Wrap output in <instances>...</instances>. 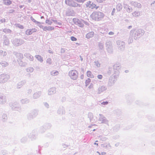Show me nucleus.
<instances>
[{
	"label": "nucleus",
	"instance_id": "1",
	"mask_svg": "<svg viewBox=\"0 0 155 155\" xmlns=\"http://www.w3.org/2000/svg\"><path fill=\"white\" fill-rule=\"evenodd\" d=\"M104 15L101 12H94L91 15V18L95 21H98L101 20L103 18Z\"/></svg>",
	"mask_w": 155,
	"mask_h": 155
},
{
	"label": "nucleus",
	"instance_id": "2",
	"mask_svg": "<svg viewBox=\"0 0 155 155\" xmlns=\"http://www.w3.org/2000/svg\"><path fill=\"white\" fill-rule=\"evenodd\" d=\"M69 74L71 78L73 80L76 79L78 77V73L75 70H72L70 71Z\"/></svg>",
	"mask_w": 155,
	"mask_h": 155
},
{
	"label": "nucleus",
	"instance_id": "3",
	"mask_svg": "<svg viewBox=\"0 0 155 155\" xmlns=\"http://www.w3.org/2000/svg\"><path fill=\"white\" fill-rule=\"evenodd\" d=\"M87 7L91 8L92 9L95 8L97 9L98 8V6H96V5L93 3H91L90 1H89L86 4Z\"/></svg>",
	"mask_w": 155,
	"mask_h": 155
},
{
	"label": "nucleus",
	"instance_id": "4",
	"mask_svg": "<svg viewBox=\"0 0 155 155\" xmlns=\"http://www.w3.org/2000/svg\"><path fill=\"white\" fill-rule=\"evenodd\" d=\"M65 3L67 5L72 7H75L78 5V4L73 2L71 0H66Z\"/></svg>",
	"mask_w": 155,
	"mask_h": 155
},
{
	"label": "nucleus",
	"instance_id": "5",
	"mask_svg": "<svg viewBox=\"0 0 155 155\" xmlns=\"http://www.w3.org/2000/svg\"><path fill=\"white\" fill-rule=\"evenodd\" d=\"M107 89V88L104 86H102L101 87H100L98 89V91L99 93H101L103 92L104 91H105Z\"/></svg>",
	"mask_w": 155,
	"mask_h": 155
},
{
	"label": "nucleus",
	"instance_id": "6",
	"mask_svg": "<svg viewBox=\"0 0 155 155\" xmlns=\"http://www.w3.org/2000/svg\"><path fill=\"white\" fill-rule=\"evenodd\" d=\"M43 30L45 31H51L54 29V27L51 26H45L43 28Z\"/></svg>",
	"mask_w": 155,
	"mask_h": 155
},
{
	"label": "nucleus",
	"instance_id": "7",
	"mask_svg": "<svg viewBox=\"0 0 155 155\" xmlns=\"http://www.w3.org/2000/svg\"><path fill=\"white\" fill-rule=\"evenodd\" d=\"M87 76L88 77L93 78H94V76L92 72L90 71H87Z\"/></svg>",
	"mask_w": 155,
	"mask_h": 155
},
{
	"label": "nucleus",
	"instance_id": "8",
	"mask_svg": "<svg viewBox=\"0 0 155 155\" xmlns=\"http://www.w3.org/2000/svg\"><path fill=\"white\" fill-rule=\"evenodd\" d=\"M3 2L6 5H9L12 3V2L10 0H3Z\"/></svg>",
	"mask_w": 155,
	"mask_h": 155
},
{
	"label": "nucleus",
	"instance_id": "9",
	"mask_svg": "<svg viewBox=\"0 0 155 155\" xmlns=\"http://www.w3.org/2000/svg\"><path fill=\"white\" fill-rule=\"evenodd\" d=\"M93 34L92 33H89L87 34L86 35V37L87 38L89 39L93 37Z\"/></svg>",
	"mask_w": 155,
	"mask_h": 155
},
{
	"label": "nucleus",
	"instance_id": "10",
	"mask_svg": "<svg viewBox=\"0 0 155 155\" xmlns=\"http://www.w3.org/2000/svg\"><path fill=\"white\" fill-rule=\"evenodd\" d=\"M91 82V80L90 78H88L85 81V85L86 86H87L89 85Z\"/></svg>",
	"mask_w": 155,
	"mask_h": 155
},
{
	"label": "nucleus",
	"instance_id": "11",
	"mask_svg": "<svg viewBox=\"0 0 155 155\" xmlns=\"http://www.w3.org/2000/svg\"><path fill=\"white\" fill-rule=\"evenodd\" d=\"M32 33L31 30L30 29L27 30L26 31V34L27 35H31Z\"/></svg>",
	"mask_w": 155,
	"mask_h": 155
},
{
	"label": "nucleus",
	"instance_id": "12",
	"mask_svg": "<svg viewBox=\"0 0 155 155\" xmlns=\"http://www.w3.org/2000/svg\"><path fill=\"white\" fill-rule=\"evenodd\" d=\"M31 20L33 21L34 22H35V23H40V22H38L37 21H36L33 18V17H31Z\"/></svg>",
	"mask_w": 155,
	"mask_h": 155
},
{
	"label": "nucleus",
	"instance_id": "13",
	"mask_svg": "<svg viewBox=\"0 0 155 155\" xmlns=\"http://www.w3.org/2000/svg\"><path fill=\"white\" fill-rule=\"evenodd\" d=\"M71 39L72 41H76L77 40V38L73 36H72L71 38Z\"/></svg>",
	"mask_w": 155,
	"mask_h": 155
},
{
	"label": "nucleus",
	"instance_id": "14",
	"mask_svg": "<svg viewBox=\"0 0 155 155\" xmlns=\"http://www.w3.org/2000/svg\"><path fill=\"white\" fill-rule=\"evenodd\" d=\"M46 23L48 25H50L52 23V22L48 20H46Z\"/></svg>",
	"mask_w": 155,
	"mask_h": 155
},
{
	"label": "nucleus",
	"instance_id": "15",
	"mask_svg": "<svg viewBox=\"0 0 155 155\" xmlns=\"http://www.w3.org/2000/svg\"><path fill=\"white\" fill-rule=\"evenodd\" d=\"M108 102L107 101L104 102H102L101 103V104H102V105H107V104H108Z\"/></svg>",
	"mask_w": 155,
	"mask_h": 155
},
{
	"label": "nucleus",
	"instance_id": "16",
	"mask_svg": "<svg viewBox=\"0 0 155 155\" xmlns=\"http://www.w3.org/2000/svg\"><path fill=\"white\" fill-rule=\"evenodd\" d=\"M58 74V72L57 71H56L55 72H54L53 74H52V75H57Z\"/></svg>",
	"mask_w": 155,
	"mask_h": 155
},
{
	"label": "nucleus",
	"instance_id": "17",
	"mask_svg": "<svg viewBox=\"0 0 155 155\" xmlns=\"http://www.w3.org/2000/svg\"><path fill=\"white\" fill-rule=\"evenodd\" d=\"M97 78L100 79H101L102 78V76L101 75H98L97 76Z\"/></svg>",
	"mask_w": 155,
	"mask_h": 155
},
{
	"label": "nucleus",
	"instance_id": "18",
	"mask_svg": "<svg viewBox=\"0 0 155 155\" xmlns=\"http://www.w3.org/2000/svg\"><path fill=\"white\" fill-rule=\"evenodd\" d=\"M93 87V84H91L88 87L89 88H92Z\"/></svg>",
	"mask_w": 155,
	"mask_h": 155
},
{
	"label": "nucleus",
	"instance_id": "19",
	"mask_svg": "<svg viewBox=\"0 0 155 155\" xmlns=\"http://www.w3.org/2000/svg\"><path fill=\"white\" fill-rule=\"evenodd\" d=\"M36 58H41V56L39 55H36Z\"/></svg>",
	"mask_w": 155,
	"mask_h": 155
},
{
	"label": "nucleus",
	"instance_id": "20",
	"mask_svg": "<svg viewBox=\"0 0 155 155\" xmlns=\"http://www.w3.org/2000/svg\"><path fill=\"white\" fill-rule=\"evenodd\" d=\"M18 27L21 29H23L24 28L23 26L22 25H20Z\"/></svg>",
	"mask_w": 155,
	"mask_h": 155
},
{
	"label": "nucleus",
	"instance_id": "21",
	"mask_svg": "<svg viewBox=\"0 0 155 155\" xmlns=\"http://www.w3.org/2000/svg\"><path fill=\"white\" fill-rule=\"evenodd\" d=\"M106 154V153L105 152H103L101 153V154L102 155H104Z\"/></svg>",
	"mask_w": 155,
	"mask_h": 155
},
{
	"label": "nucleus",
	"instance_id": "22",
	"mask_svg": "<svg viewBox=\"0 0 155 155\" xmlns=\"http://www.w3.org/2000/svg\"><path fill=\"white\" fill-rule=\"evenodd\" d=\"M109 35H112L113 34V33L112 32H110L109 33Z\"/></svg>",
	"mask_w": 155,
	"mask_h": 155
},
{
	"label": "nucleus",
	"instance_id": "23",
	"mask_svg": "<svg viewBox=\"0 0 155 155\" xmlns=\"http://www.w3.org/2000/svg\"><path fill=\"white\" fill-rule=\"evenodd\" d=\"M94 144H95V145H97V146H98V143H94Z\"/></svg>",
	"mask_w": 155,
	"mask_h": 155
},
{
	"label": "nucleus",
	"instance_id": "24",
	"mask_svg": "<svg viewBox=\"0 0 155 155\" xmlns=\"http://www.w3.org/2000/svg\"><path fill=\"white\" fill-rule=\"evenodd\" d=\"M41 19L44 18V17L43 16H41Z\"/></svg>",
	"mask_w": 155,
	"mask_h": 155
},
{
	"label": "nucleus",
	"instance_id": "25",
	"mask_svg": "<svg viewBox=\"0 0 155 155\" xmlns=\"http://www.w3.org/2000/svg\"><path fill=\"white\" fill-rule=\"evenodd\" d=\"M97 153L99 154V155H100V153H99L98 152H97Z\"/></svg>",
	"mask_w": 155,
	"mask_h": 155
},
{
	"label": "nucleus",
	"instance_id": "26",
	"mask_svg": "<svg viewBox=\"0 0 155 155\" xmlns=\"http://www.w3.org/2000/svg\"><path fill=\"white\" fill-rule=\"evenodd\" d=\"M94 130H95V129H94V130H93V131H94Z\"/></svg>",
	"mask_w": 155,
	"mask_h": 155
},
{
	"label": "nucleus",
	"instance_id": "27",
	"mask_svg": "<svg viewBox=\"0 0 155 155\" xmlns=\"http://www.w3.org/2000/svg\"><path fill=\"white\" fill-rule=\"evenodd\" d=\"M96 142H98V141H97H97H96Z\"/></svg>",
	"mask_w": 155,
	"mask_h": 155
}]
</instances>
